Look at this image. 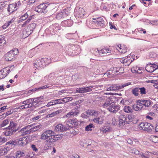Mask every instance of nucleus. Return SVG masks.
<instances>
[{"mask_svg":"<svg viewBox=\"0 0 158 158\" xmlns=\"http://www.w3.org/2000/svg\"><path fill=\"white\" fill-rule=\"evenodd\" d=\"M86 113L87 115L94 116L95 117L92 120V121L99 124H102L103 123V121L104 119V117L103 116H100L99 117H97L99 114L98 111L93 110H89L86 111Z\"/></svg>","mask_w":158,"mask_h":158,"instance_id":"f257e3e1","label":"nucleus"},{"mask_svg":"<svg viewBox=\"0 0 158 158\" xmlns=\"http://www.w3.org/2000/svg\"><path fill=\"white\" fill-rule=\"evenodd\" d=\"M54 134L53 131L52 130H48L44 131L41 135L40 139L45 140L46 142L49 143L51 144L50 140L51 139V137Z\"/></svg>","mask_w":158,"mask_h":158,"instance_id":"f03ea898","label":"nucleus"},{"mask_svg":"<svg viewBox=\"0 0 158 158\" xmlns=\"http://www.w3.org/2000/svg\"><path fill=\"white\" fill-rule=\"evenodd\" d=\"M19 53L17 49H14L7 52L6 55L5 59L6 61H12L15 58V56Z\"/></svg>","mask_w":158,"mask_h":158,"instance_id":"7ed1b4c3","label":"nucleus"},{"mask_svg":"<svg viewBox=\"0 0 158 158\" xmlns=\"http://www.w3.org/2000/svg\"><path fill=\"white\" fill-rule=\"evenodd\" d=\"M48 5L47 3L40 4L35 8V10L38 13L45 14L48 11L47 7Z\"/></svg>","mask_w":158,"mask_h":158,"instance_id":"20e7f679","label":"nucleus"},{"mask_svg":"<svg viewBox=\"0 0 158 158\" xmlns=\"http://www.w3.org/2000/svg\"><path fill=\"white\" fill-rule=\"evenodd\" d=\"M93 88V86H90L89 87L77 88L76 90V92L77 93H84L89 92L92 91L91 89Z\"/></svg>","mask_w":158,"mask_h":158,"instance_id":"39448f33","label":"nucleus"},{"mask_svg":"<svg viewBox=\"0 0 158 158\" xmlns=\"http://www.w3.org/2000/svg\"><path fill=\"white\" fill-rule=\"evenodd\" d=\"M34 99H33L30 98L23 101L22 103L32 104V106H37L39 104V101L36 102V101H34Z\"/></svg>","mask_w":158,"mask_h":158,"instance_id":"423d86ee","label":"nucleus"},{"mask_svg":"<svg viewBox=\"0 0 158 158\" xmlns=\"http://www.w3.org/2000/svg\"><path fill=\"white\" fill-rule=\"evenodd\" d=\"M93 22L96 25L101 27H103L104 24V21L103 19L101 18H98L95 19H93Z\"/></svg>","mask_w":158,"mask_h":158,"instance_id":"0eeeda50","label":"nucleus"},{"mask_svg":"<svg viewBox=\"0 0 158 158\" xmlns=\"http://www.w3.org/2000/svg\"><path fill=\"white\" fill-rule=\"evenodd\" d=\"M34 67L38 69L40 68H43L44 67L42 59L40 60L36 59L34 61Z\"/></svg>","mask_w":158,"mask_h":158,"instance_id":"6e6552de","label":"nucleus"},{"mask_svg":"<svg viewBox=\"0 0 158 158\" xmlns=\"http://www.w3.org/2000/svg\"><path fill=\"white\" fill-rule=\"evenodd\" d=\"M119 125L120 126H123L125 124H128V122L127 121V118L124 115H121L119 117Z\"/></svg>","mask_w":158,"mask_h":158,"instance_id":"1a4fd4ad","label":"nucleus"},{"mask_svg":"<svg viewBox=\"0 0 158 158\" xmlns=\"http://www.w3.org/2000/svg\"><path fill=\"white\" fill-rule=\"evenodd\" d=\"M17 5L16 3H13L9 5L7 10L9 12L11 13L17 10Z\"/></svg>","mask_w":158,"mask_h":158,"instance_id":"9d476101","label":"nucleus"},{"mask_svg":"<svg viewBox=\"0 0 158 158\" xmlns=\"http://www.w3.org/2000/svg\"><path fill=\"white\" fill-rule=\"evenodd\" d=\"M131 84V82H128L123 84L120 86H118L116 85H112V86H111V87L112 88V90L115 91L117 90L118 89L123 88L124 87H126Z\"/></svg>","mask_w":158,"mask_h":158,"instance_id":"9b49d317","label":"nucleus"},{"mask_svg":"<svg viewBox=\"0 0 158 158\" xmlns=\"http://www.w3.org/2000/svg\"><path fill=\"white\" fill-rule=\"evenodd\" d=\"M68 128L62 125V124H59L55 126V130L56 131L62 132L66 131Z\"/></svg>","mask_w":158,"mask_h":158,"instance_id":"f8f14e48","label":"nucleus"},{"mask_svg":"<svg viewBox=\"0 0 158 158\" xmlns=\"http://www.w3.org/2000/svg\"><path fill=\"white\" fill-rule=\"evenodd\" d=\"M119 109V107L117 105H115L114 103L110 106L108 108V110L110 111L113 112H116Z\"/></svg>","mask_w":158,"mask_h":158,"instance_id":"ddd939ff","label":"nucleus"},{"mask_svg":"<svg viewBox=\"0 0 158 158\" xmlns=\"http://www.w3.org/2000/svg\"><path fill=\"white\" fill-rule=\"evenodd\" d=\"M28 142V140L25 137H23L20 138L16 141L17 143L20 145L23 146L26 144Z\"/></svg>","mask_w":158,"mask_h":158,"instance_id":"4468645a","label":"nucleus"},{"mask_svg":"<svg viewBox=\"0 0 158 158\" xmlns=\"http://www.w3.org/2000/svg\"><path fill=\"white\" fill-rule=\"evenodd\" d=\"M118 48H116L117 49L119 52L121 53H125L127 51V48L126 46L123 44H119L117 46Z\"/></svg>","mask_w":158,"mask_h":158,"instance_id":"2eb2a0df","label":"nucleus"},{"mask_svg":"<svg viewBox=\"0 0 158 158\" xmlns=\"http://www.w3.org/2000/svg\"><path fill=\"white\" fill-rule=\"evenodd\" d=\"M111 52L110 48H105L100 50V56H105L107 53H110Z\"/></svg>","mask_w":158,"mask_h":158,"instance_id":"dca6fc26","label":"nucleus"},{"mask_svg":"<svg viewBox=\"0 0 158 158\" xmlns=\"http://www.w3.org/2000/svg\"><path fill=\"white\" fill-rule=\"evenodd\" d=\"M14 67V66L11 67L8 66L5 68L3 69L1 71L2 73V74L4 77H6L9 74L10 71V69L11 67Z\"/></svg>","mask_w":158,"mask_h":158,"instance_id":"f3484780","label":"nucleus"},{"mask_svg":"<svg viewBox=\"0 0 158 158\" xmlns=\"http://www.w3.org/2000/svg\"><path fill=\"white\" fill-rule=\"evenodd\" d=\"M62 138V137L60 135H54V134H53V136H52L51 139L50 140L51 142V144H53L56 141L61 139Z\"/></svg>","mask_w":158,"mask_h":158,"instance_id":"a211bd4d","label":"nucleus"},{"mask_svg":"<svg viewBox=\"0 0 158 158\" xmlns=\"http://www.w3.org/2000/svg\"><path fill=\"white\" fill-rule=\"evenodd\" d=\"M112 97H110L107 98L106 102L103 104V105L104 107H107V106H110L112 104H113V101L112 100Z\"/></svg>","mask_w":158,"mask_h":158,"instance_id":"6ab92c4d","label":"nucleus"},{"mask_svg":"<svg viewBox=\"0 0 158 158\" xmlns=\"http://www.w3.org/2000/svg\"><path fill=\"white\" fill-rule=\"evenodd\" d=\"M149 67H150V68L149 70V73H151L157 69L158 68V66L154 63H149Z\"/></svg>","mask_w":158,"mask_h":158,"instance_id":"aec40b11","label":"nucleus"},{"mask_svg":"<svg viewBox=\"0 0 158 158\" xmlns=\"http://www.w3.org/2000/svg\"><path fill=\"white\" fill-rule=\"evenodd\" d=\"M112 130L111 128L109 126H104L100 128V131L104 133L110 132Z\"/></svg>","mask_w":158,"mask_h":158,"instance_id":"412c9836","label":"nucleus"},{"mask_svg":"<svg viewBox=\"0 0 158 158\" xmlns=\"http://www.w3.org/2000/svg\"><path fill=\"white\" fill-rule=\"evenodd\" d=\"M64 126L65 127H67L68 129L69 128H73V121L71 119L69 120L68 121H65L64 123Z\"/></svg>","mask_w":158,"mask_h":158,"instance_id":"4be33fe9","label":"nucleus"},{"mask_svg":"<svg viewBox=\"0 0 158 158\" xmlns=\"http://www.w3.org/2000/svg\"><path fill=\"white\" fill-rule=\"evenodd\" d=\"M14 142L13 141H9L7 142L6 144V147H5L6 149L7 150V152L9 151L10 149L14 146Z\"/></svg>","mask_w":158,"mask_h":158,"instance_id":"5701e85b","label":"nucleus"},{"mask_svg":"<svg viewBox=\"0 0 158 158\" xmlns=\"http://www.w3.org/2000/svg\"><path fill=\"white\" fill-rule=\"evenodd\" d=\"M16 132V130H13L7 127L6 128V131L4 133V135L6 136H10Z\"/></svg>","mask_w":158,"mask_h":158,"instance_id":"b1692460","label":"nucleus"},{"mask_svg":"<svg viewBox=\"0 0 158 158\" xmlns=\"http://www.w3.org/2000/svg\"><path fill=\"white\" fill-rule=\"evenodd\" d=\"M148 123H142L139 125V128L144 131H147L148 130Z\"/></svg>","mask_w":158,"mask_h":158,"instance_id":"393cba45","label":"nucleus"},{"mask_svg":"<svg viewBox=\"0 0 158 158\" xmlns=\"http://www.w3.org/2000/svg\"><path fill=\"white\" fill-rule=\"evenodd\" d=\"M130 57V56H127V58L126 59H121V61H122L123 64H124L125 66H128L132 61V60H130L129 58Z\"/></svg>","mask_w":158,"mask_h":158,"instance_id":"a878e982","label":"nucleus"},{"mask_svg":"<svg viewBox=\"0 0 158 158\" xmlns=\"http://www.w3.org/2000/svg\"><path fill=\"white\" fill-rule=\"evenodd\" d=\"M137 104L133 105V109L135 111H139L141 110L143 107L142 105L137 101Z\"/></svg>","mask_w":158,"mask_h":158,"instance_id":"bb28decb","label":"nucleus"},{"mask_svg":"<svg viewBox=\"0 0 158 158\" xmlns=\"http://www.w3.org/2000/svg\"><path fill=\"white\" fill-rule=\"evenodd\" d=\"M31 13V11L30 10L28 11L27 12H26L23 15H22L20 18V19L21 20H25L27 19L29 15H30Z\"/></svg>","mask_w":158,"mask_h":158,"instance_id":"cd10ccee","label":"nucleus"},{"mask_svg":"<svg viewBox=\"0 0 158 158\" xmlns=\"http://www.w3.org/2000/svg\"><path fill=\"white\" fill-rule=\"evenodd\" d=\"M114 69V71H115V74L117 75L124 72V69L123 67L115 68Z\"/></svg>","mask_w":158,"mask_h":158,"instance_id":"c85d7f7f","label":"nucleus"},{"mask_svg":"<svg viewBox=\"0 0 158 158\" xmlns=\"http://www.w3.org/2000/svg\"><path fill=\"white\" fill-rule=\"evenodd\" d=\"M42 60L44 66L50 64L51 61V59L50 57L42 58Z\"/></svg>","mask_w":158,"mask_h":158,"instance_id":"c756f323","label":"nucleus"},{"mask_svg":"<svg viewBox=\"0 0 158 158\" xmlns=\"http://www.w3.org/2000/svg\"><path fill=\"white\" fill-rule=\"evenodd\" d=\"M17 124L14 123L13 121H11L10 123V125L8 127V128L9 129H10L13 130L17 131L16 129H15V128L17 127Z\"/></svg>","mask_w":158,"mask_h":158,"instance_id":"7c9ffc66","label":"nucleus"},{"mask_svg":"<svg viewBox=\"0 0 158 158\" xmlns=\"http://www.w3.org/2000/svg\"><path fill=\"white\" fill-rule=\"evenodd\" d=\"M7 152V150L5 147H2L0 148V156L6 155Z\"/></svg>","mask_w":158,"mask_h":158,"instance_id":"2f4dec72","label":"nucleus"},{"mask_svg":"<svg viewBox=\"0 0 158 158\" xmlns=\"http://www.w3.org/2000/svg\"><path fill=\"white\" fill-rule=\"evenodd\" d=\"M78 107L77 106L75 107L74 109L72 110L71 111L73 113V116H77L79 113V111L78 110Z\"/></svg>","mask_w":158,"mask_h":158,"instance_id":"473e14b6","label":"nucleus"},{"mask_svg":"<svg viewBox=\"0 0 158 158\" xmlns=\"http://www.w3.org/2000/svg\"><path fill=\"white\" fill-rule=\"evenodd\" d=\"M124 111L127 113L132 112V109L129 106H125L123 108Z\"/></svg>","mask_w":158,"mask_h":158,"instance_id":"72a5a7b5","label":"nucleus"},{"mask_svg":"<svg viewBox=\"0 0 158 158\" xmlns=\"http://www.w3.org/2000/svg\"><path fill=\"white\" fill-rule=\"evenodd\" d=\"M33 15H30L28 19L25 22L23 23L22 25V27H24L26 26L27 24H28L31 21V20L32 19V18Z\"/></svg>","mask_w":158,"mask_h":158,"instance_id":"f704fd0d","label":"nucleus"},{"mask_svg":"<svg viewBox=\"0 0 158 158\" xmlns=\"http://www.w3.org/2000/svg\"><path fill=\"white\" fill-rule=\"evenodd\" d=\"M78 12V17H83L85 14V12L84 10L82 8L80 9Z\"/></svg>","mask_w":158,"mask_h":158,"instance_id":"c9c22d12","label":"nucleus"},{"mask_svg":"<svg viewBox=\"0 0 158 158\" xmlns=\"http://www.w3.org/2000/svg\"><path fill=\"white\" fill-rule=\"evenodd\" d=\"M94 127L92 123H91L87 125L85 127V130L87 131H91L92 128H94Z\"/></svg>","mask_w":158,"mask_h":158,"instance_id":"e433bc0d","label":"nucleus"},{"mask_svg":"<svg viewBox=\"0 0 158 158\" xmlns=\"http://www.w3.org/2000/svg\"><path fill=\"white\" fill-rule=\"evenodd\" d=\"M139 88H135L132 89V92L133 94L135 96H137L139 95Z\"/></svg>","mask_w":158,"mask_h":158,"instance_id":"4c0bfd02","label":"nucleus"},{"mask_svg":"<svg viewBox=\"0 0 158 158\" xmlns=\"http://www.w3.org/2000/svg\"><path fill=\"white\" fill-rule=\"evenodd\" d=\"M138 102L141 104V105H143L145 106H148V102L147 100H139Z\"/></svg>","mask_w":158,"mask_h":158,"instance_id":"58836bf2","label":"nucleus"},{"mask_svg":"<svg viewBox=\"0 0 158 158\" xmlns=\"http://www.w3.org/2000/svg\"><path fill=\"white\" fill-rule=\"evenodd\" d=\"M61 112L62 111L61 110H57L55 112H53L48 114V115L49 117H52L54 116L57 115L58 114Z\"/></svg>","mask_w":158,"mask_h":158,"instance_id":"ea45409f","label":"nucleus"},{"mask_svg":"<svg viewBox=\"0 0 158 158\" xmlns=\"http://www.w3.org/2000/svg\"><path fill=\"white\" fill-rule=\"evenodd\" d=\"M138 69V67L136 66H134L131 69V71L132 73H139V74L142 73V71H141V72L139 71H138V69Z\"/></svg>","mask_w":158,"mask_h":158,"instance_id":"a19ab883","label":"nucleus"},{"mask_svg":"<svg viewBox=\"0 0 158 158\" xmlns=\"http://www.w3.org/2000/svg\"><path fill=\"white\" fill-rule=\"evenodd\" d=\"M63 103H66L69 101H71L72 100L73 98L72 97H65L63 98H62Z\"/></svg>","mask_w":158,"mask_h":158,"instance_id":"79ce46f5","label":"nucleus"},{"mask_svg":"<svg viewBox=\"0 0 158 158\" xmlns=\"http://www.w3.org/2000/svg\"><path fill=\"white\" fill-rule=\"evenodd\" d=\"M31 125H28L26 127H25L24 128H26V130L27 131V132L26 133H27V134H30V133L33 132L31 131L32 128H31Z\"/></svg>","mask_w":158,"mask_h":158,"instance_id":"37998d69","label":"nucleus"},{"mask_svg":"<svg viewBox=\"0 0 158 158\" xmlns=\"http://www.w3.org/2000/svg\"><path fill=\"white\" fill-rule=\"evenodd\" d=\"M7 141L6 138L0 136V145H2Z\"/></svg>","mask_w":158,"mask_h":158,"instance_id":"c03bdc74","label":"nucleus"},{"mask_svg":"<svg viewBox=\"0 0 158 158\" xmlns=\"http://www.w3.org/2000/svg\"><path fill=\"white\" fill-rule=\"evenodd\" d=\"M26 128H23L19 131V133L23 135L27 134V133H26L27 131L26 130Z\"/></svg>","mask_w":158,"mask_h":158,"instance_id":"a18cd8bd","label":"nucleus"},{"mask_svg":"<svg viewBox=\"0 0 158 158\" xmlns=\"http://www.w3.org/2000/svg\"><path fill=\"white\" fill-rule=\"evenodd\" d=\"M6 43V41L5 40L4 36L0 35V48H1L2 44H4Z\"/></svg>","mask_w":158,"mask_h":158,"instance_id":"49530a36","label":"nucleus"},{"mask_svg":"<svg viewBox=\"0 0 158 158\" xmlns=\"http://www.w3.org/2000/svg\"><path fill=\"white\" fill-rule=\"evenodd\" d=\"M9 120L8 119H6L4 120L1 124V127H4L6 126L9 123Z\"/></svg>","mask_w":158,"mask_h":158,"instance_id":"de8ad7c7","label":"nucleus"},{"mask_svg":"<svg viewBox=\"0 0 158 158\" xmlns=\"http://www.w3.org/2000/svg\"><path fill=\"white\" fill-rule=\"evenodd\" d=\"M156 139V136L152 135L150 136L149 138V139L155 143L156 142L157 140Z\"/></svg>","mask_w":158,"mask_h":158,"instance_id":"09e8293b","label":"nucleus"},{"mask_svg":"<svg viewBox=\"0 0 158 158\" xmlns=\"http://www.w3.org/2000/svg\"><path fill=\"white\" fill-rule=\"evenodd\" d=\"M153 80H149V83H151L153 84H157L158 80H155L156 78V76H153Z\"/></svg>","mask_w":158,"mask_h":158,"instance_id":"8fccbe9b","label":"nucleus"},{"mask_svg":"<svg viewBox=\"0 0 158 158\" xmlns=\"http://www.w3.org/2000/svg\"><path fill=\"white\" fill-rule=\"evenodd\" d=\"M150 126L149 127V132L151 131H154L155 129V128L156 127H155V125H154L153 124H150ZM155 131H156L155 130Z\"/></svg>","mask_w":158,"mask_h":158,"instance_id":"3c124183","label":"nucleus"},{"mask_svg":"<svg viewBox=\"0 0 158 158\" xmlns=\"http://www.w3.org/2000/svg\"><path fill=\"white\" fill-rule=\"evenodd\" d=\"M153 105V102L150 100H149V110L150 109V111H152L153 108L152 106Z\"/></svg>","mask_w":158,"mask_h":158,"instance_id":"603ef678","label":"nucleus"},{"mask_svg":"<svg viewBox=\"0 0 158 158\" xmlns=\"http://www.w3.org/2000/svg\"><path fill=\"white\" fill-rule=\"evenodd\" d=\"M63 14L62 12H60L57 14L56 15V19H60L61 18H62L63 15Z\"/></svg>","mask_w":158,"mask_h":158,"instance_id":"864d4df0","label":"nucleus"},{"mask_svg":"<svg viewBox=\"0 0 158 158\" xmlns=\"http://www.w3.org/2000/svg\"><path fill=\"white\" fill-rule=\"evenodd\" d=\"M41 127V126L40 125H39L37 126L34 127L32 128V130H31V131H32V132H33L35 131H36L37 130H38L40 129Z\"/></svg>","mask_w":158,"mask_h":158,"instance_id":"5fc2aeb1","label":"nucleus"},{"mask_svg":"<svg viewBox=\"0 0 158 158\" xmlns=\"http://www.w3.org/2000/svg\"><path fill=\"white\" fill-rule=\"evenodd\" d=\"M72 116H73V113L72 111H71L68 113L64 117L67 118H69Z\"/></svg>","mask_w":158,"mask_h":158,"instance_id":"6e6d98bb","label":"nucleus"},{"mask_svg":"<svg viewBox=\"0 0 158 158\" xmlns=\"http://www.w3.org/2000/svg\"><path fill=\"white\" fill-rule=\"evenodd\" d=\"M139 89L141 94H146L145 89L144 88H139Z\"/></svg>","mask_w":158,"mask_h":158,"instance_id":"4d7b16f0","label":"nucleus"},{"mask_svg":"<svg viewBox=\"0 0 158 158\" xmlns=\"http://www.w3.org/2000/svg\"><path fill=\"white\" fill-rule=\"evenodd\" d=\"M28 27L31 30L35 29L36 27L35 24L34 23L30 24L28 25Z\"/></svg>","mask_w":158,"mask_h":158,"instance_id":"13d9d810","label":"nucleus"},{"mask_svg":"<svg viewBox=\"0 0 158 158\" xmlns=\"http://www.w3.org/2000/svg\"><path fill=\"white\" fill-rule=\"evenodd\" d=\"M100 50H98V49H95L94 51V52H93L96 55L98 56V55L99 56H100Z\"/></svg>","mask_w":158,"mask_h":158,"instance_id":"bf43d9fd","label":"nucleus"},{"mask_svg":"<svg viewBox=\"0 0 158 158\" xmlns=\"http://www.w3.org/2000/svg\"><path fill=\"white\" fill-rule=\"evenodd\" d=\"M117 120L115 118H113L112 120V124L113 125H116L117 124Z\"/></svg>","mask_w":158,"mask_h":158,"instance_id":"052dcab7","label":"nucleus"},{"mask_svg":"<svg viewBox=\"0 0 158 158\" xmlns=\"http://www.w3.org/2000/svg\"><path fill=\"white\" fill-rule=\"evenodd\" d=\"M31 147L33 151L35 152H37L38 151V149L37 148L35 145L32 144L31 146Z\"/></svg>","mask_w":158,"mask_h":158,"instance_id":"680f3d73","label":"nucleus"},{"mask_svg":"<svg viewBox=\"0 0 158 158\" xmlns=\"http://www.w3.org/2000/svg\"><path fill=\"white\" fill-rule=\"evenodd\" d=\"M135 118V116L133 115H129L127 117L128 119L130 121L132 120Z\"/></svg>","mask_w":158,"mask_h":158,"instance_id":"e2e57ef3","label":"nucleus"},{"mask_svg":"<svg viewBox=\"0 0 158 158\" xmlns=\"http://www.w3.org/2000/svg\"><path fill=\"white\" fill-rule=\"evenodd\" d=\"M152 108H153L152 111H154L155 110L158 111V106H157V105L155 104H154L152 106Z\"/></svg>","mask_w":158,"mask_h":158,"instance_id":"0e129e2a","label":"nucleus"},{"mask_svg":"<svg viewBox=\"0 0 158 158\" xmlns=\"http://www.w3.org/2000/svg\"><path fill=\"white\" fill-rule=\"evenodd\" d=\"M149 56L150 58H154L156 56V54L154 52H151Z\"/></svg>","mask_w":158,"mask_h":158,"instance_id":"69168bd1","label":"nucleus"},{"mask_svg":"<svg viewBox=\"0 0 158 158\" xmlns=\"http://www.w3.org/2000/svg\"><path fill=\"white\" fill-rule=\"evenodd\" d=\"M56 104L63 103L62 98L55 100Z\"/></svg>","mask_w":158,"mask_h":158,"instance_id":"338daca9","label":"nucleus"},{"mask_svg":"<svg viewBox=\"0 0 158 158\" xmlns=\"http://www.w3.org/2000/svg\"><path fill=\"white\" fill-rule=\"evenodd\" d=\"M24 104V106L25 109H27L28 108L31 107L32 106V104Z\"/></svg>","mask_w":158,"mask_h":158,"instance_id":"774afa93","label":"nucleus"}]
</instances>
